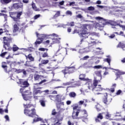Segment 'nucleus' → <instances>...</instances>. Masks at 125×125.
I'll use <instances>...</instances> for the list:
<instances>
[{
    "label": "nucleus",
    "mask_w": 125,
    "mask_h": 125,
    "mask_svg": "<svg viewBox=\"0 0 125 125\" xmlns=\"http://www.w3.org/2000/svg\"><path fill=\"white\" fill-rule=\"evenodd\" d=\"M3 48H5L6 50H9L10 51L11 49H13V51L15 52L17 51L19 49V47L17 46V45L14 44L13 47L11 48L10 47V42H12V39H11V37H4L3 38Z\"/></svg>",
    "instance_id": "nucleus-1"
},
{
    "label": "nucleus",
    "mask_w": 125,
    "mask_h": 125,
    "mask_svg": "<svg viewBox=\"0 0 125 125\" xmlns=\"http://www.w3.org/2000/svg\"><path fill=\"white\" fill-rule=\"evenodd\" d=\"M23 106L25 108L24 113L26 116L31 117V118H33L34 116L38 117V115L36 114V109L35 108L31 109V107H33V104H23Z\"/></svg>",
    "instance_id": "nucleus-2"
},
{
    "label": "nucleus",
    "mask_w": 125,
    "mask_h": 125,
    "mask_svg": "<svg viewBox=\"0 0 125 125\" xmlns=\"http://www.w3.org/2000/svg\"><path fill=\"white\" fill-rule=\"evenodd\" d=\"M10 17L13 19V20L15 22H18L21 19V16L23 12H10L9 13Z\"/></svg>",
    "instance_id": "nucleus-3"
},
{
    "label": "nucleus",
    "mask_w": 125,
    "mask_h": 125,
    "mask_svg": "<svg viewBox=\"0 0 125 125\" xmlns=\"http://www.w3.org/2000/svg\"><path fill=\"white\" fill-rule=\"evenodd\" d=\"M78 34L82 39L81 40V43L83 42V40L88 38V36L86 35H88V33H87V31L83 28H82L80 31H78Z\"/></svg>",
    "instance_id": "nucleus-4"
},
{
    "label": "nucleus",
    "mask_w": 125,
    "mask_h": 125,
    "mask_svg": "<svg viewBox=\"0 0 125 125\" xmlns=\"http://www.w3.org/2000/svg\"><path fill=\"white\" fill-rule=\"evenodd\" d=\"M24 92L26 94H22V96L24 100H25L26 101H28L29 103H31L30 99L32 98V96L29 95H31L32 94V92L30 90H26Z\"/></svg>",
    "instance_id": "nucleus-5"
},
{
    "label": "nucleus",
    "mask_w": 125,
    "mask_h": 125,
    "mask_svg": "<svg viewBox=\"0 0 125 125\" xmlns=\"http://www.w3.org/2000/svg\"><path fill=\"white\" fill-rule=\"evenodd\" d=\"M20 84H21V85H23L22 87L20 89V92L21 93L23 92V90H24L26 87H29V85H30L28 81H24L23 80H20Z\"/></svg>",
    "instance_id": "nucleus-6"
},
{
    "label": "nucleus",
    "mask_w": 125,
    "mask_h": 125,
    "mask_svg": "<svg viewBox=\"0 0 125 125\" xmlns=\"http://www.w3.org/2000/svg\"><path fill=\"white\" fill-rule=\"evenodd\" d=\"M79 108V105H76L73 107V109L74 110V111L72 113V118L73 119H77L78 116H79V114L80 113V112H81V109H77L76 111V109Z\"/></svg>",
    "instance_id": "nucleus-7"
},
{
    "label": "nucleus",
    "mask_w": 125,
    "mask_h": 125,
    "mask_svg": "<svg viewBox=\"0 0 125 125\" xmlns=\"http://www.w3.org/2000/svg\"><path fill=\"white\" fill-rule=\"evenodd\" d=\"M12 7L16 10H17V9H21L23 10L24 5L22 2H21L20 3H15L13 4Z\"/></svg>",
    "instance_id": "nucleus-8"
},
{
    "label": "nucleus",
    "mask_w": 125,
    "mask_h": 125,
    "mask_svg": "<svg viewBox=\"0 0 125 125\" xmlns=\"http://www.w3.org/2000/svg\"><path fill=\"white\" fill-rule=\"evenodd\" d=\"M95 19L97 21H99L100 23H102L103 25H108V24H110L109 21H106V20L104 19V18L101 17H96L95 18Z\"/></svg>",
    "instance_id": "nucleus-9"
},
{
    "label": "nucleus",
    "mask_w": 125,
    "mask_h": 125,
    "mask_svg": "<svg viewBox=\"0 0 125 125\" xmlns=\"http://www.w3.org/2000/svg\"><path fill=\"white\" fill-rule=\"evenodd\" d=\"M108 69H110V70H114V71H118L115 74L116 77H117V79H119V78H121V75H125V72L122 71L119 69H115L111 67H109Z\"/></svg>",
    "instance_id": "nucleus-10"
},
{
    "label": "nucleus",
    "mask_w": 125,
    "mask_h": 125,
    "mask_svg": "<svg viewBox=\"0 0 125 125\" xmlns=\"http://www.w3.org/2000/svg\"><path fill=\"white\" fill-rule=\"evenodd\" d=\"M87 82H88L86 83V84L88 85L87 87L88 89H89L90 90H92V91L94 92L95 87L93 84H92V83H91V80L89 79V81H87Z\"/></svg>",
    "instance_id": "nucleus-11"
},
{
    "label": "nucleus",
    "mask_w": 125,
    "mask_h": 125,
    "mask_svg": "<svg viewBox=\"0 0 125 125\" xmlns=\"http://www.w3.org/2000/svg\"><path fill=\"white\" fill-rule=\"evenodd\" d=\"M14 71L15 72H16L17 74H20V73H22L23 75H24V76H26V75H27V72L24 69H21L15 68Z\"/></svg>",
    "instance_id": "nucleus-12"
},
{
    "label": "nucleus",
    "mask_w": 125,
    "mask_h": 125,
    "mask_svg": "<svg viewBox=\"0 0 125 125\" xmlns=\"http://www.w3.org/2000/svg\"><path fill=\"white\" fill-rule=\"evenodd\" d=\"M79 79L81 80V81H86V82L89 81L88 78H85V74H81L79 76Z\"/></svg>",
    "instance_id": "nucleus-13"
},
{
    "label": "nucleus",
    "mask_w": 125,
    "mask_h": 125,
    "mask_svg": "<svg viewBox=\"0 0 125 125\" xmlns=\"http://www.w3.org/2000/svg\"><path fill=\"white\" fill-rule=\"evenodd\" d=\"M53 42L51 43V44H54V43H60V40H61V38H53Z\"/></svg>",
    "instance_id": "nucleus-14"
},
{
    "label": "nucleus",
    "mask_w": 125,
    "mask_h": 125,
    "mask_svg": "<svg viewBox=\"0 0 125 125\" xmlns=\"http://www.w3.org/2000/svg\"><path fill=\"white\" fill-rule=\"evenodd\" d=\"M101 81V80H97L96 78H94V80H93V85H94V87H96L98 84V83H100V81Z\"/></svg>",
    "instance_id": "nucleus-15"
},
{
    "label": "nucleus",
    "mask_w": 125,
    "mask_h": 125,
    "mask_svg": "<svg viewBox=\"0 0 125 125\" xmlns=\"http://www.w3.org/2000/svg\"><path fill=\"white\" fill-rule=\"evenodd\" d=\"M102 72V71L101 70L95 71V75H96L97 77H99V78H100V80H102V74H101Z\"/></svg>",
    "instance_id": "nucleus-16"
},
{
    "label": "nucleus",
    "mask_w": 125,
    "mask_h": 125,
    "mask_svg": "<svg viewBox=\"0 0 125 125\" xmlns=\"http://www.w3.org/2000/svg\"><path fill=\"white\" fill-rule=\"evenodd\" d=\"M107 97H108V94L106 93L104 95V98L103 100V102L105 104V105H109V102H108Z\"/></svg>",
    "instance_id": "nucleus-17"
},
{
    "label": "nucleus",
    "mask_w": 125,
    "mask_h": 125,
    "mask_svg": "<svg viewBox=\"0 0 125 125\" xmlns=\"http://www.w3.org/2000/svg\"><path fill=\"white\" fill-rule=\"evenodd\" d=\"M21 50H22L23 49V50H25V51H29L30 52H33V51H34V50H35V48L32 47H28V48H21L20 49Z\"/></svg>",
    "instance_id": "nucleus-18"
},
{
    "label": "nucleus",
    "mask_w": 125,
    "mask_h": 125,
    "mask_svg": "<svg viewBox=\"0 0 125 125\" xmlns=\"http://www.w3.org/2000/svg\"><path fill=\"white\" fill-rule=\"evenodd\" d=\"M68 70L69 71L70 74H73L75 72V70H76V67L75 66L68 67Z\"/></svg>",
    "instance_id": "nucleus-19"
},
{
    "label": "nucleus",
    "mask_w": 125,
    "mask_h": 125,
    "mask_svg": "<svg viewBox=\"0 0 125 125\" xmlns=\"http://www.w3.org/2000/svg\"><path fill=\"white\" fill-rule=\"evenodd\" d=\"M107 58L106 59H104V62H107L108 63H110V62H111V56L110 55H108L106 56Z\"/></svg>",
    "instance_id": "nucleus-20"
},
{
    "label": "nucleus",
    "mask_w": 125,
    "mask_h": 125,
    "mask_svg": "<svg viewBox=\"0 0 125 125\" xmlns=\"http://www.w3.org/2000/svg\"><path fill=\"white\" fill-rule=\"evenodd\" d=\"M111 25H112V26H119L121 28H123L124 26L123 25L120 24V23H117L116 21H112L111 23Z\"/></svg>",
    "instance_id": "nucleus-21"
},
{
    "label": "nucleus",
    "mask_w": 125,
    "mask_h": 125,
    "mask_svg": "<svg viewBox=\"0 0 125 125\" xmlns=\"http://www.w3.org/2000/svg\"><path fill=\"white\" fill-rule=\"evenodd\" d=\"M94 92L95 93L96 91H102L104 88L101 87H95V89H94Z\"/></svg>",
    "instance_id": "nucleus-22"
},
{
    "label": "nucleus",
    "mask_w": 125,
    "mask_h": 125,
    "mask_svg": "<svg viewBox=\"0 0 125 125\" xmlns=\"http://www.w3.org/2000/svg\"><path fill=\"white\" fill-rule=\"evenodd\" d=\"M62 73L64 74V75H67V74H70V71H69V67H66L65 69L63 70L62 71Z\"/></svg>",
    "instance_id": "nucleus-23"
},
{
    "label": "nucleus",
    "mask_w": 125,
    "mask_h": 125,
    "mask_svg": "<svg viewBox=\"0 0 125 125\" xmlns=\"http://www.w3.org/2000/svg\"><path fill=\"white\" fill-rule=\"evenodd\" d=\"M42 76L38 75V74H35L34 75V78L35 81H39L40 80V79H41V78H42Z\"/></svg>",
    "instance_id": "nucleus-24"
},
{
    "label": "nucleus",
    "mask_w": 125,
    "mask_h": 125,
    "mask_svg": "<svg viewBox=\"0 0 125 125\" xmlns=\"http://www.w3.org/2000/svg\"><path fill=\"white\" fill-rule=\"evenodd\" d=\"M46 82H47V80L44 79L40 82L39 83H34V85H36V87H38V86H39V85L42 84V83H46Z\"/></svg>",
    "instance_id": "nucleus-25"
},
{
    "label": "nucleus",
    "mask_w": 125,
    "mask_h": 125,
    "mask_svg": "<svg viewBox=\"0 0 125 125\" xmlns=\"http://www.w3.org/2000/svg\"><path fill=\"white\" fill-rule=\"evenodd\" d=\"M34 117H37L36 118L33 119V124H34V123H37V122H40V121H42V118H39V116H37V115H35L33 118H34Z\"/></svg>",
    "instance_id": "nucleus-26"
},
{
    "label": "nucleus",
    "mask_w": 125,
    "mask_h": 125,
    "mask_svg": "<svg viewBox=\"0 0 125 125\" xmlns=\"http://www.w3.org/2000/svg\"><path fill=\"white\" fill-rule=\"evenodd\" d=\"M69 96L72 98H75L77 96V94L75 92H71L69 94Z\"/></svg>",
    "instance_id": "nucleus-27"
},
{
    "label": "nucleus",
    "mask_w": 125,
    "mask_h": 125,
    "mask_svg": "<svg viewBox=\"0 0 125 125\" xmlns=\"http://www.w3.org/2000/svg\"><path fill=\"white\" fill-rule=\"evenodd\" d=\"M117 47H121L123 49L125 47V44L124 43H122V42H119L118 45H117Z\"/></svg>",
    "instance_id": "nucleus-28"
},
{
    "label": "nucleus",
    "mask_w": 125,
    "mask_h": 125,
    "mask_svg": "<svg viewBox=\"0 0 125 125\" xmlns=\"http://www.w3.org/2000/svg\"><path fill=\"white\" fill-rule=\"evenodd\" d=\"M39 102L42 107H45V101L44 99L40 100Z\"/></svg>",
    "instance_id": "nucleus-29"
},
{
    "label": "nucleus",
    "mask_w": 125,
    "mask_h": 125,
    "mask_svg": "<svg viewBox=\"0 0 125 125\" xmlns=\"http://www.w3.org/2000/svg\"><path fill=\"white\" fill-rule=\"evenodd\" d=\"M60 16V11H57L56 14L53 17V19H56L57 17H59Z\"/></svg>",
    "instance_id": "nucleus-30"
},
{
    "label": "nucleus",
    "mask_w": 125,
    "mask_h": 125,
    "mask_svg": "<svg viewBox=\"0 0 125 125\" xmlns=\"http://www.w3.org/2000/svg\"><path fill=\"white\" fill-rule=\"evenodd\" d=\"M19 30V28L18 27V26H17V24H15L14 25V30H13V33H16L17 31Z\"/></svg>",
    "instance_id": "nucleus-31"
},
{
    "label": "nucleus",
    "mask_w": 125,
    "mask_h": 125,
    "mask_svg": "<svg viewBox=\"0 0 125 125\" xmlns=\"http://www.w3.org/2000/svg\"><path fill=\"white\" fill-rule=\"evenodd\" d=\"M32 7L33 9H34V10H35V11H39V9L37 8L36 4L35 3H34V2H32Z\"/></svg>",
    "instance_id": "nucleus-32"
},
{
    "label": "nucleus",
    "mask_w": 125,
    "mask_h": 125,
    "mask_svg": "<svg viewBox=\"0 0 125 125\" xmlns=\"http://www.w3.org/2000/svg\"><path fill=\"white\" fill-rule=\"evenodd\" d=\"M49 62V61L48 60H42L41 61V64H43L44 65H45L47 64Z\"/></svg>",
    "instance_id": "nucleus-33"
},
{
    "label": "nucleus",
    "mask_w": 125,
    "mask_h": 125,
    "mask_svg": "<svg viewBox=\"0 0 125 125\" xmlns=\"http://www.w3.org/2000/svg\"><path fill=\"white\" fill-rule=\"evenodd\" d=\"M4 64H5V65H6V62H3L2 63V67H3V69H5V71L6 72H7V68H7V66L4 65Z\"/></svg>",
    "instance_id": "nucleus-34"
},
{
    "label": "nucleus",
    "mask_w": 125,
    "mask_h": 125,
    "mask_svg": "<svg viewBox=\"0 0 125 125\" xmlns=\"http://www.w3.org/2000/svg\"><path fill=\"white\" fill-rule=\"evenodd\" d=\"M28 59H29V60H30V61L31 62L35 61V59L34 58V57H33V56H32V54H29L28 55Z\"/></svg>",
    "instance_id": "nucleus-35"
},
{
    "label": "nucleus",
    "mask_w": 125,
    "mask_h": 125,
    "mask_svg": "<svg viewBox=\"0 0 125 125\" xmlns=\"http://www.w3.org/2000/svg\"><path fill=\"white\" fill-rule=\"evenodd\" d=\"M81 85V83H75L73 84L71 87H77V86H80Z\"/></svg>",
    "instance_id": "nucleus-36"
},
{
    "label": "nucleus",
    "mask_w": 125,
    "mask_h": 125,
    "mask_svg": "<svg viewBox=\"0 0 125 125\" xmlns=\"http://www.w3.org/2000/svg\"><path fill=\"white\" fill-rule=\"evenodd\" d=\"M41 36L43 39H48V37L50 36V35L48 34H42Z\"/></svg>",
    "instance_id": "nucleus-37"
},
{
    "label": "nucleus",
    "mask_w": 125,
    "mask_h": 125,
    "mask_svg": "<svg viewBox=\"0 0 125 125\" xmlns=\"http://www.w3.org/2000/svg\"><path fill=\"white\" fill-rule=\"evenodd\" d=\"M35 94H36L37 95V94H38V93H42L43 91H41V90H35Z\"/></svg>",
    "instance_id": "nucleus-38"
},
{
    "label": "nucleus",
    "mask_w": 125,
    "mask_h": 125,
    "mask_svg": "<svg viewBox=\"0 0 125 125\" xmlns=\"http://www.w3.org/2000/svg\"><path fill=\"white\" fill-rule=\"evenodd\" d=\"M41 43H42V42L39 41V40H37L36 42H35L34 43V45L35 46H37L38 44H41Z\"/></svg>",
    "instance_id": "nucleus-39"
},
{
    "label": "nucleus",
    "mask_w": 125,
    "mask_h": 125,
    "mask_svg": "<svg viewBox=\"0 0 125 125\" xmlns=\"http://www.w3.org/2000/svg\"><path fill=\"white\" fill-rule=\"evenodd\" d=\"M72 83H73L72 82H66V83H63V85L66 86V85H70V84H72Z\"/></svg>",
    "instance_id": "nucleus-40"
},
{
    "label": "nucleus",
    "mask_w": 125,
    "mask_h": 125,
    "mask_svg": "<svg viewBox=\"0 0 125 125\" xmlns=\"http://www.w3.org/2000/svg\"><path fill=\"white\" fill-rule=\"evenodd\" d=\"M3 32H2V29H0V35H1L2 33L5 32V33H8V30L4 29H3Z\"/></svg>",
    "instance_id": "nucleus-41"
},
{
    "label": "nucleus",
    "mask_w": 125,
    "mask_h": 125,
    "mask_svg": "<svg viewBox=\"0 0 125 125\" xmlns=\"http://www.w3.org/2000/svg\"><path fill=\"white\" fill-rule=\"evenodd\" d=\"M2 1L5 4H7L11 2V0H2Z\"/></svg>",
    "instance_id": "nucleus-42"
},
{
    "label": "nucleus",
    "mask_w": 125,
    "mask_h": 125,
    "mask_svg": "<svg viewBox=\"0 0 125 125\" xmlns=\"http://www.w3.org/2000/svg\"><path fill=\"white\" fill-rule=\"evenodd\" d=\"M67 26H71V27H73V26H75V22L74 21H72L69 23H67Z\"/></svg>",
    "instance_id": "nucleus-43"
},
{
    "label": "nucleus",
    "mask_w": 125,
    "mask_h": 125,
    "mask_svg": "<svg viewBox=\"0 0 125 125\" xmlns=\"http://www.w3.org/2000/svg\"><path fill=\"white\" fill-rule=\"evenodd\" d=\"M98 119H100V120H102L103 119V116H102V114L99 113L97 116Z\"/></svg>",
    "instance_id": "nucleus-44"
},
{
    "label": "nucleus",
    "mask_w": 125,
    "mask_h": 125,
    "mask_svg": "<svg viewBox=\"0 0 125 125\" xmlns=\"http://www.w3.org/2000/svg\"><path fill=\"white\" fill-rule=\"evenodd\" d=\"M94 9H95L94 7H92V6H90L87 8V10L91 11H93Z\"/></svg>",
    "instance_id": "nucleus-45"
},
{
    "label": "nucleus",
    "mask_w": 125,
    "mask_h": 125,
    "mask_svg": "<svg viewBox=\"0 0 125 125\" xmlns=\"http://www.w3.org/2000/svg\"><path fill=\"white\" fill-rule=\"evenodd\" d=\"M94 68V69H102V65H95Z\"/></svg>",
    "instance_id": "nucleus-46"
},
{
    "label": "nucleus",
    "mask_w": 125,
    "mask_h": 125,
    "mask_svg": "<svg viewBox=\"0 0 125 125\" xmlns=\"http://www.w3.org/2000/svg\"><path fill=\"white\" fill-rule=\"evenodd\" d=\"M42 57H43L44 58L45 57H48V54H47V52H45L42 54Z\"/></svg>",
    "instance_id": "nucleus-47"
},
{
    "label": "nucleus",
    "mask_w": 125,
    "mask_h": 125,
    "mask_svg": "<svg viewBox=\"0 0 125 125\" xmlns=\"http://www.w3.org/2000/svg\"><path fill=\"white\" fill-rule=\"evenodd\" d=\"M40 17H41V15L38 14V15H36L34 16V19L35 20L38 19V18H40Z\"/></svg>",
    "instance_id": "nucleus-48"
},
{
    "label": "nucleus",
    "mask_w": 125,
    "mask_h": 125,
    "mask_svg": "<svg viewBox=\"0 0 125 125\" xmlns=\"http://www.w3.org/2000/svg\"><path fill=\"white\" fill-rule=\"evenodd\" d=\"M4 118H5L6 121H7V122H9V121H10L9 116H8V115H5L4 116Z\"/></svg>",
    "instance_id": "nucleus-49"
},
{
    "label": "nucleus",
    "mask_w": 125,
    "mask_h": 125,
    "mask_svg": "<svg viewBox=\"0 0 125 125\" xmlns=\"http://www.w3.org/2000/svg\"><path fill=\"white\" fill-rule=\"evenodd\" d=\"M33 87L35 90H37L38 89H42V87H37V86L36 85H34Z\"/></svg>",
    "instance_id": "nucleus-50"
},
{
    "label": "nucleus",
    "mask_w": 125,
    "mask_h": 125,
    "mask_svg": "<svg viewBox=\"0 0 125 125\" xmlns=\"http://www.w3.org/2000/svg\"><path fill=\"white\" fill-rule=\"evenodd\" d=\"M57 112H56L55 109H53L52 111V115H53V116L56 115Z\"/></svg>",
    "instance_id": "nucleus-51"
},
{
    "label": "nucleus",
    "mask_w": 125,
    "mask_h": 125,
    "mask_svg": "<svg viewBox=\"0 0 125 125\" xmlns=\"http://www.w3.org/2000/svg\"><path fill=\"white\" fill-rule=\"evenodd\" d=\"M6 53H7V52H3L2 53H1V54H0V56H1V57H4L5 54H6Z\"/></svg>",
    "instance_id": "nucleus-52"
},
{
    "label": "nucleus",
    "mask_w": 125,
    "mask_h": 125,
    "mask_svg": "<svg viewBox=\"0 0 125 125\" xmlns=\"http://www.w3.org/2000/svg\"><path fill=\"white\" fill-rule=\"evenodd\" d=\"M66 14H67L68 15H70L72 16V12L71 11H67L66 12Z\"/></svg>",
    "instance_id": "nucleus-53"
},
{
    "label": "nucleus",
    "mask_w": 125,
    "mask_h": 125,
    "mask_svg": "<svg viewBox=\"0 0 125 125\" xmlns=\"http://www.w3.org/2000/svg\"><path fill=\"white\" fill-rule=\"evenodd\" d=\"M46 50V49L44 48H40L39 49V50L40 51H45V50Z\"/></svg>",
    "instance_id": "nucleus-54"
},
{
    "label": "nucleus",
    "mask_w": 125,
    "mask_h": 125,
    "mask_svg": "<svg viewBox=\"0 0 125 125\" xmlns=\"http://www.w3.org/2000/svg\"><path fill=\"white\" fill-rule=\"evenodd\" d=\"M121 93H122V90H119L116 92V95H120L121 94Z\"/></svg>",
    "instance_id": "nucleus-55"
},
{
    "label": "nucleus",
    "mask_w": 125,
    "mask_h": 125,
    "mask_svg": "<svg viewBox=\"0 0 125 125\" xmlns=\"http://www.w3.org/2000/svg\"><path fill=\"white\" fill-rule=\"evenodd\" d=\"M49 36H51L52 37H56L57 38L58 37V35L55 33H53L52 34H50Z\"/></svg>",
    "instance_id": "nucleus-56"
},
{
    "label": "nucleus",
    "mask_w": 125,
    "mask_h": 125,
    "mask_svg": "<svg viewBox=\"0 0 125 125\" xmlns=\"http://www.w3.org/2000/svg\"><path fill=\"white\" fill-rule=\"evenodd\" d=\"M76 17H77V18H79L80 19H82V18H83V16H82L81 14H78L77 16H76Z\"/></svg>",
    "instance_id": "nucleus-57"
},
{
    "label": "nucleus",
    "mask_w": 125,
    "mask_h": 125,
    "mask_svg": "<svg viewBox=\"0 0 125 125\" xmlns=\"http://www.w3.org/2000/svg\"><path fill=\"white\" fill-rule=\"evenodd\" d=\"M75 3H76V2L75 1H73V2H71L69 3V6H74V4H75Z\"/></svg>",
    "instance_id": "nucleus-58"
},
{
    "label": "nucleus",
    "mask_w": 125,
    "mask_h": 125,
    "mask_svg": "<svg viewBox=\"0 0 125 125\" xmlns=\"http://www.w3.org/2000/svg\"><path fill=\"white\" fill-rule=\"evenodd\" d=\"M119 36H122V37H125V35L124 34V32L123 31H120Z\"/></svg>",
    "instance_id": "nucleus-59"
},
{
    "label": "nucleus",
    "mask_w": 125,
    "mask_h": 125,
    "mask_svg": "<svg viewBox=\"0 0 125 125\" xmlns=\"http://www.w3.org/2000/svg\"><path fill=\"white\" fill-rule=\"evenodd\" d=\"M27 62H26V63L24 64V66H25L26 67H32V65L28 64V63H27Z\"/></svg>",
    "instance_id": "nucleus-60"
},
{
    "label": "nucleus",
    "mask_w": 125,
    "mask_h": 125,
    "mask_svg": "<svg viewBox=\"0 0 125 125\" xmlns=\"http://www.w3.org/2000/svg\"><path fill=\"white\" fill-rule=\"evenodd\" d=\"M23 3H29V0H22Z\"/></svg>",
    "instance_id": "nucleus-61"
},
{
    "label": "nucleus",
    "mask_w": 125,
    "mask_h": 125,
    "mask_svg": "<svg viewBox=\"0 0 125 125\" xmlns=\"http://www.w3.org/2000/svg\"><path fill=\"white\" fill-rule=\"evenodd\" d=\"M83 103H84V101H80L79 102V105H83Z\"/></svg>",
    "instance_id": "nucleus-62"
},
{
    "label": "nucleus",
    "mask_w": 125,
    "mask_h": 125,
    "mask_svg": "<svg viewBox=\"0 0 125 125\" xmlns=\"http://www.w3.org/2000/svg\"><path fill=\"white\" fill-rule=\"evenodd\" d=\"M3 16H4V19H5V21H7V15L5 14Z\"/></svg>",
    "instance_id": "nucleus-63"
},
{
    "label": "nucleus",
    "mask_w": 125,
    "mask_h": 125,
    "mask_svg": "<svg viewBox=\"0 0 125 125\" xmlns=\"http://www.w3.org/2000/svg\"><path fill=\"white\" fill-rule=\"evenodd\" d=\"M115 36L114 34H112L111 36H109V38H110V39H114V38H115Z\"/></svg>",
    "instance_id": "nucleus-64"
}]
</instances>
